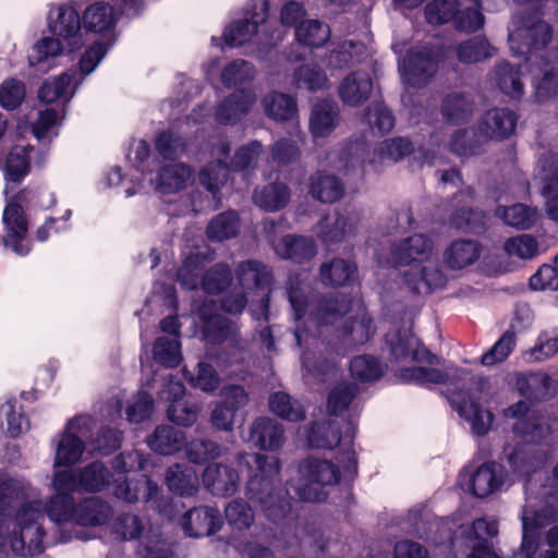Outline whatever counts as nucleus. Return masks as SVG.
<instances>
[{"label":"nucleus","mask_w":558,"mask_h":558,"mask_svg":"<svg viewBox=\"0 0 558 558\" xmlns=\"http://www.w3.org/2000/svg\"><path fill=\"white\" fill-rule=\"evenodd\" d=\"M286 293L295 320L308 315L319 325H329L343 314L355 311L342 327V340L350 347L366 343L375 333L373 319L359 298H348L339 292L310 298L308 287L299 276L289 277Z\"/></svg>","instance_id":"1"},{"label":"nucleus","mask_w":558,"mask_h":558,"mask_svg":"<svg viewBox=\"0 0 558 558\" xmlns=\"http://www.w3.org/2000/svg\"><path fill=\"white\" fill-rule=\"evenodd\" d=\"M28 488L22 480L0 475V555L33 556L41 551L43 505L35 499L20 505Z\"/></svg>","instance_id":"2"},{"label":"nucleus","mask_w":558,"mask_h":558,"mask_svg":"<svg viewBox=\"0 0 558 558\" xmlns=\"http://www.w3.org/2000/svg\"><path fill=\"white\" fill-rule=\"evenodd\" d=\"M509 29L510 49L515 56H526L536 101L543 102L558 94V72L542 50L553 38V27L535 15L513 16Z\"/></svg>","instance_id":"3"},{"label":"nucleus","mask_w":558,"mask_h":558,"mask_svg":"<svg viewBox=\"0 0 558 558\" xmlns=\"http://www.w3.org/2000/svg\"><path fill=\"white\" fill-rule=\"evenodd\" d=\"M435 255V244L430 236L415 233L395 243L391 256L397 265H412L404 272L408 287L415 293L427 294L436 289L444 288L446 276L436 265H422Z\"/></svg>","instance_id":"4"},{"label":"nucleus","mask_w":558,"mask_h":558,"mask_svg":"<svg viewBox=\"0 0 558 558\" xmlns=\"http://www.w3.org/2000/svg\"><path fill=\"white\" fill-rule=\"evenodd\" d=\"M254 458L257 470L246 484V496L260 506L269 521L280 524L291 512L289 493L281 487L280 461L260 453Z\"/></svg>","instance_id":"5"},{"label":"nucleus","mask_w":558,"mask_h":558,"mask_svg":"<svg viewBox=\"0 0 558 558\" xmlns=\"http://www.w3.org/2000/svg\"><path fill=\"white\" fill-rule=\"evenodd\" d=\"M51 447L53 450V494L48 515L57 525L61 526L70 519V422H66L62 432L52 438Z\"/></svg>","instance_id":"6"},{"label":"nucleus","mask_w":558,"mask_h":558,"mask_svg":"<svg viewBox=\"0 0 558 558\" xmlns=\"http://www.w3.org/2000/svg\"><path fill=\"white\" fill-rule=\"evenodd\" d=\"M48 28L52 38L46 37L35 44L29 56V64L38 71L48 72L59 64L61 39L70 36V10L66 5L53 7L48 15Z\"/></svg>","instance_id":"7"},{"label":"nucleus","mask_w":558,"mask_h":558,"mask_svg":"<svg viewBox=\"0 0 558 558\" xmlns=\"http://www.w3.org/2000/svg\"><path fill=\"white\" fill-rule=\"evenodd\" d=\"M356 426L350 421L344 423V432L341 430L336 421L315 423L308 433V444L313 448L333 449L341 447L342 457L340 462L352 473H356L357 459L355 451L352 449L353 438L355 436Z\"/></svg>","instance_id":"8"},{"label":"nucleus","mask_w":558,"mask_h":558,"mask_svg":"<svg viewBox=\"0 0 558 558\" xmlns=\"http://www.w3.org/2000/svg\"><path fill=\"white\" fill-rule=\"evenodd\" d=\"M299 472L306 483L296 489V496L310 502L325 500L327 494L324 487L340 482L339 468L326 459L308 457L300 463Z\"/></svg>","instance_id":"9"},{"label":"nucleus","mask_w":558,"mask_h":558,"mask_svg":"<svg viewBox=\"0 0 558 558\" xmlns=\"http://www.w3.org/2000/svg\"><path fill=\"white\" fill-rule=\"evenodd\" d=\"M203 335L208 343H223L231 352H222L218 355V362L223 365H232L244 360L248 349V340L241 337L235 323L221 315L210 316L205 320Z\"/></svg>","instance_id":"10"},{"label":"nucleus","mask_w":558,"mask_h":558,"mask_svg":"<svg viewBox=\"0 0 558 558\" xmlns=\"http://www.w3.org/2000/svg\"><path fill=\"white\" fill-rule=\"evenodd\" d=\"M522 543L518 551L513 553L512 558H532L541 544L536 541V531L546 525L558 521V509L545 505L542 509L535 510L527 499L522 515Z\"/></svg>","instance_id":"11"},{"label":"nucleus","mask_w":558,"mask_h":558,"mask_svg":"<svg viewBox=\"0 0 558 558\" xmlns=\"http://www.w3.org/2000/svg\"><path fill=\"white\" fill-rule=\"evenodd\" d=\"M438 69V53L426 47L411 48L399 60V71L402 78L412 86L424 85Z\"/></svg>","instance_id":"12"},{"label":"nucleus","mask_w":558,"mask_h":558,"mask_svg":"<svg viewBox=\"0 0 558 558\" xmlns=\"http://www.w3.org/2000/svg\"><path fill=\"white\" fill-rule=\"evenodd\" d=\"M25 128L23 121L19 122L14 138L10 136L5 140L10 144L5 151L0 155V169L8 182H20L29 171V153L33 147L20 136Z\"/></svg>","instance_id":"13"},{"label":"nucleus","mask_w":558,"mask_h":558,"mask_svg":"<svg viewBox=\"0 0 558 558\" xmlns=\"http://www.w3.org/2000/svg\"><path fill=\"white\" fill-rule=\"evenodd\" d=\"M449 402L460 417L470 424L474 435L488 434L494 422V414L489 410L483 409L470 390L452 391Z\"/></svg>","instance_id":"14"},{"label":"nucleus","mask_w":558,"mask_h":558,"mask_svg":"<svg viewBox=\"0 0 558 558\" xmlns=\"http://www.w3.org/2000/svg\"><path fill=\"white\" fill-rule=\"evenodd\" d=\"M474 198L472 187L460 191L452 198V211L448 218V225L464 232L480 233L485 230L486 215L483 210L473 208L470 203Z\"/></svg>","instance_id":"15"},{"label":"nucleus","mask_w":558,"mask_h":558,"mask_svg":"<svg viewBox=\"0 0 558 558\" xmlns=\"http://www.w3.org/2000/svg\"><path fill=\"white\" fill-rule=\"evenodd\" d=\"M534 180L542 184V195L549 219L558 221V155L545 153L535 168Z\"/></svg>","instance_id":"16"},{"label":"nucleus","mask_w":558,"mask_h":558,"mask_svg":"<svg viewBox=\"0 0 558 558\" xmlns=\"http://www.w3.org/2000/svg\"><path fill=\"white\" fill-rule=\"evenodd\" d=\"M4 225L3 244L19 255H26L31 247L27 241L28 223L22 207L9 203L2 216Z\"/></svg>","instance_id":"17"},{"label":"nucleus","mask_w":558,"mask_h":558,"mask_svg":"<svg viewBox=\"0 0 558 558\" xmlns=\"http://www.w3.org/2000/svg\"><path fill=\"white\" fill-rule=\"evenodd\" d=\"M221 396L222 401L213 410L210 420L217 429L230 432L233 429L236 412L247 404L248 396L239 385L225 387Z\"/></svg>","instance_id":"18"},{"label":"nucleus","mask_w":558,"mask_h":558,"mask_svg":"<svg viewBox=\"0 0 558 558\" xmlns=\"http://www.w3.org/2000/svg\"><path fill=\"white\" fill-rule=\"evenodd\" d=\"M518 114L508 108H494L485 112L477 123L478 136L483 140L501 141L515 130Z\"/></svg>","instance_id":"19"},{"label":"nucleus","mask_w":558,"mask_h":558,"mask_svg":"<svg viewBox=\"0 0 558 558\" xmlns=\"http://www.w3.org/2000/svg\"><path fill=\"white\" fill-rule=\"evenodd\" d=\"M222 520L217 508L201 506L190 509L181 519V526L186 536L203 537L215 534L221 529Z\"/></svg>","instance_id":"20"},{"label":"nucleus","mask_w":558,"mask_h":558,"mask_svg":"<svg viewBox=\"0 0 558 558\" xmlns=\"http://www.w3.org/2000/svg\"><path fill=\"white\" fill-rule=\"evenodd\" d=\"M391 356L397 362H432V354L410 330H398L386 336Z\"/></svg>","instance_id":"21"},{"label":"nucleus","mask_w":558,"mask_h":558,"mask_svg":"<svg viewBox=\"0 0 558 558\" xmlns=\"http://www.w3.org/2000/svg\"><path fill=\"white\" fill-rule=\"evenodd\" d=\"M357 223L359 216L356 214L335 211L318 222L317 235L325 244L341 242L354 234Z\"/></svg>","instance_id":"22"},{"label":"nucleus","mask_w":558,"mask_h":558,"mask_svg":"<svg viewBox=\"0 0 558 558\" xmlns=\"http://www.w3.org/2000/svg\"><path fill=\"white\" fill-rule=\"evenodd\" d=\"M193 175L192 169L182 163H170L159 168L155 177L150 175L149 184L157 193L170 194L186 187Z\"/></svg>","instance_id":"23"},{"label":"nucleus","mask_w":558,"mask_h":558,"mask_svg":"<svg viewBox=\"0 0 558 558\" xmlns=\"http://www.w3.org/2000/svg\"><path fill=\"white\" fill-rule=\"evenodd\" d=\"M239 480L235 470L221 463L208 464L203 472L204 486L219 497L233 495L239 487Z\"/></svg>","instance_id":"24"},{"label":"nucleus","mask_w":558,"mask_h":558,"mask_svg":"<svg viewBox=\"0 0 558 558\" xmlns=\"http://www.w3.org/2000/svg\"><path fill=\"white\" fill-rule=\"evenodd\" d=\"M248 441L260 450L276 451L284 442V429L272 418L258 417L250 427Z\"/></svg>","instance_id":"25"},{"label":"nucleus","mask_w":558,"mask_h":558,"mask_svg":"<svg viewBox=\"0 0 558 558\" xmlns=\"http://www.w3.org/2000/svg\"><path fill=\"white\" fill-rule=\"evenodd\" d=\"M474 111L475 102L469 93L452 90L441 100L440 113L450 124L460 125L469 122Z\"/></svg>","instance_id":"26"},{"label":"nucleus","mask_w":558,"mask_h":558,"mask_svg":"<svg viewBox=\"0 0 558 558\" xmlns=\"http://www.w3.org/2000/svg\"><path fill=\"white\" fill-rule=\"evenodd\" d=\"M521 396L534 401L553 398L558 391V381L546 373H525L517 378Z\"/></svg>","instance_id":"27"},{"label":"nucleus","mask_w":558,"mask_h":558,"mask_svg":"<svg viewBox=\"0 0 558 558\" xmlns=\"http://www.w3.org/2000/svg\"><path fill=\"white\" fill-rule=\"evenodd\" d=\"M256 101L251 89H238L227 97L216 109V120L223 124H232L248 113Z\"/></svg>","instance_id":"28"},{"label":"nucleus","mask_w":558,"mask_h":558,"mask_svg":"<svg viewBox=\"0 0 558 558\" xmlns=\"http://www.w3.org/2000/svg\"><path fill=\"white\" fill-rule=\"evenodd\" d=\"M506 477L505 470L496 462H485L480 465L470 481L473 495L484 498L499 490Z\"/></svg>","instance_id":"29"},{"label":"nucleus","mask_w":558,"mask_h":558,"mask_svg":"<svg viewBox=\"0 0 558 558\" xmlns=\"http://www.w3.org/2000/svg\"><path fill=\"white\" fill-rule=\"evenodd\" d=\"M373 82L366 72L356 71L348 74L339 86V97L350 107L363 105L371 96Z\"/></svg>","instance_id":"30"},{"label":"nucleus","mask_w":558,"mask_h":558,"mask_svg":"<svg viewBox=\"0 0 558 558\" xmlns=\"http://www.w3.org/2000/svg\"><path fill=\"white\" fill-rule=\"evenodd\" d=\"M340 120L338 105L331 100H320L313 106L310 131L314 138L326 137L337 128Z\"/></svg>","instance_id":"31"},{"label":"nucleus","mask_w":558,"mask_h":558,"mask_svg":"<svg viewBox=\"0 0 558 558\" xmlns=\"http://www.w3.org/2000/svg\"><path fill=\"white\" fill-rule=\"evenodd\" d=\"M275 252L284 259L295 263L310 260L317 253L315 242L311 238L288 234L274 244Z\"/></svg>","instance_id":"32"},{"label":"nucleus","mask_w":558,"mask_h":558,"mask_svg":"<svg viewBox=\"0 0 558 558\" xmlns=\"http://www.w3.org/2000/svg\"><path fill=\"white\" fill-rule=\"evenodd\" d=\"M111 514V507L97 497L86 498L78 505L72 504V521L80 525H101Z\"/></svg>","instance_id":"33"},{"label":"nucleus","mask_w":558,"mask_h":558,"mask_svg":"<svg viewBox=\"0 0 558 558\" xmlns=\"http://www.w3.org/2000/svg\"><path fill=\"white\" fill-rule=\"evenodd\" d=\"M357 274L356 265L343 258H332L322 264L319 278L325 286L342 287L351 283Z\"/></svg>","instance_id":"34"},{"label":"nucleus","mask_w":558,"mask_h":558,"mask_svg":"<svg viewBox=\"0 0 558 558\" xmlns=\"http://www.w3.org/2000/svg\"><path fill=\"white\" fill-rule=\"evenodd\" d=\"M310 194L322 203H336L344 194V185L333 174L318 171L311 177Z\"/></svg>","instance_id":"35"},{"label":"nucleus","mask_w":558,"mask_h":558,"mask_svg":"<svg viewBox=\"0 0 558 558\" xmlns=\"http://www.w3.org/2000/svg\"><path fill=\"white\" fill-rule=\"evenodd\" d=\"M495 216L507 226L518 230H529L537 222L539 213L535 207L518 203L511 206H498L495 209Z\"/></svg>","instance_id":"36"},{"label":"nucleus","mask_w":558,"mask_h":558,"mask_svg":"<svg viewBox=\"0 0 558 558\" xmlns=\"http://www.w3.org/2000/svg\"><path fill=\"white\" fill-rule=\"evenodd\" d=\"M147 442L155 452L163 456L174 454L183 448L185 435L171 425H160L155 428Z\"/></svg>","instance_id":"37"},{"label":"nucleus","mask_w":558,"mask_h":558,"mask_svg":"<svg viewBox=\"0 0 558 558\" xmlns=\"http://www.w3.org/2000/svg\"><path fill=\"white\" fill-rule=\"evenodd\" d=\"M166 483L168 488L180 496H192L198 489L196 471L186 464H174L167 470Z\"/></svg>","instance_id":"38"},{"label":"nucleus","mask_w":558,"mask_h":558,"mask_svg":"<svg viewBox=\"0 0 558 558\" xmlns=\"http://www.w3.org/2000/svg\"><path fill=\"white\" fill-rule=\"evenodd\" d=\"M413 151L412 143L404 137H396L384 141L374 153V158L369 161L375 171L381 167L397 162Z\"/></svg>","instance_id":"39"},{"label":"nucleus","mask_w":558,"mask_h":558,"mask_svg":"<svg viewBox=\"0 0 558 558\" xmlns=\"http://www.w3.org/2000/svg\"><path fill=\"white\" fill-rule=\"evenodd\" d=\"M117 22V14L112 5L106 2H96L89 5L82 15L83 26L94 33H106Z\"/></svg>","instance_id":"40"},{"label":"nucleus","mask_w":558,"mask_h":558,"mask_svg":"<svg viewBox=\"0 0 558 558\" xmlns=\"http://www.w3.org/2000/svg\"><path fill=\"white\" fill-rule=\"evenodd\" d=\"M481 247L476 241L459 240L444 253V262L451 269H462L477 260Z\"/></svg>","instance_id":"41"},{"label":"nucleus","mask_w":558,"mask_h":558,"mask_svg":"<svg viewBox=\"0 0 558 558\" xmlns=\"http://www.w3.org/2000/svg\"><path fill=\"white\" fill-rule=\"evenodd\" d=\"M110 471L100 462H94L75 473L72 470V490L77 486L88 492H99L110 482Z\"/></svg>","instance_id":"42"},{"label":"nucleus","mask_w":558,"mask_h":558,"mask_svg":"<svg viewBox=\"0 0 558 558\" xmlns=\"http://www.w3.org/2000/svg\"><path fill=\"white\" fill-rule=\"evenodd\" d=\"M291 193L287 184L281 182L270 183L255 190L253 201L256 206L266 211H277L286 207L290 201Z\"/></svg>","instance_id":"43"},{"label":"nucleus","mask_w":558,"mask_h":558,"mask_svg":"<svg viewBox=\"0 0 558 558\" xmlns=\"http://www.w3.org/2000/svg\"><path fill=\"white\" fill-rule=\"evenodd\" d=\"M265 113L276 121H290L298 114V105L292 96L271 92L262 100Z\"/></svg>","instance_id":"44"},{"label":"nucleus","mask_w":558,"mask_h":558,"mask_svg":"<svg viewBox=\"0 0 558 558\" xmlns=\"http://www.w3.org/2000/svg\"><path fill=\"white\" fill-rule=\"evenodd\" d=\"M70 90V75L63 72L44 81L38 89V99L41 102L64 106L68 102Z\"/></svg>","instance_id":"45"},{"label":"nucleus","mask_w":558,"mask_h":558,"mask_svg":"<svg viewBox=\"0 0 558 558\" xmlns=\"http://www.w3.org/2000/svg\"><path fill=\"white\" fill-rule=\"evenodd\" d=\"M494 80L498 88L513 99H520L524 94V85L521 81L519 69L513 68L507 61L498 63L494 71Z\"/></svg>","instance_id":"46"},{"label":"nucleus","mask_w":558,"mask_h":558,"mask_svg":"<svg viewBox=\"0 0 558 558\" xmlns=\"http://www.w3.org/2000/svg\"><path fill=\"white\" fill-rule=\"evenodd\" d=\"M330 35V27L318 20L305 21L295 28L296 40L311 48L323 47L329 40Z\"/></svg>","instance_id":"47"},{"label":"nucleus","mask_w":558,"mask_h":558,"mask_svg":"<svg viewBox=\"0 0 558 558\" xmlns=\"http://www.w3.org/2000/svg\"><path fill=\"white\" fill-rule=\"evenodd\" d=\"M236 279L246 289L264 288L270 280V272L264 264L246 260L236 268Z\"/></svg>","instance_id":"48"},{"label":"nucleus","mask_w":558,"mask_h":558,"mask_svg":"<svg viewBox=\"0 0 558 558\" xmlns=\"http://www.w3.org/2000/svg\"><path fill=\"white\" fill-rule=\"evenodd\" d=\"M229 172L227 162L221 158L210 162L199 172L201 184L211 193L215 201L219 202L218 193L227 182Z\"/></svg>","instance_id":"49"},{"label":"nucleus","mask_w":558,"mask_h":558,"mask_svg":"<svg viewBox=\"0 0 558 558\" xmlns=\"http://www.w3.org/2000/svg\"><path fill=\"white\" fill-rule=\"evenodd\" d=\"M239 231V217L233 210L217 215L207 226L206 234L213 241H225L236 235Z\"/></svg>","instance_id":"50"},{"label":"nucleus","mask_w":558,"mask_h":558,"mask_svg":"<svg viewBox=\"0 0 558 558\" xmlns=\"http://www.w3.org/2000/svg\"><path fill=\"white\" fill-rule=\"evenodd\" d=\"M505 456L512 471L519 475H529L542 463V460L531 454L529 446L506 447Z\"/></svg>","instance_id":"51"},{"label":"nucleus","mask_w":558,"mask_h":558,"mask_svg":"<svg viewBox=\"0 0 558 558\" xmlns=\"http://www.w3.org/2000/svg\"><path fill=\"white\" fill-rule=\"evenodd\" d=\"M269 408L274 414L290 422H300L305 417L303 405L286 392L272 393L269 397Z\"/></svg>","instance_id":"52"},{"label":"nucleus","mask_w":558,"mask_h":558,"mask_svg":"<svg viewBox=\"0 0 558 558\" xmlns=\"http://www.w3.org/2000/svg\"><path fill=\"white\" fill-rule=\"evenodd\" d=\"M184 445L187 459L195 464H204L220 458L226 451L216 441L205 438L193 439Z\"/></svg>","instance_id":"53"},{"label":"nucleus","mask_w":558,"mask_h":558,"mask_svg":"<svg viewBox=\"0 0 558 558\" xmlns=\"http://www.w3.org/2000/svg\"><path fill=\"white\" fill-rule=\"evenodd\" d=\"M400 378L404 383L428 386L447 383L450 374L434 367L412 366L401 369Z\"/></svg>","instance_id":"54"},{"label":"nucleus","mask_w":558,"mask_h":558,"mask_svg":"<svg viewBox=\"0 0 558 558\" xmlns=\"http://www.w3.org/2000/svg\"><path fill=\"white\" fill-rule=\"evenodd\" d=\"M291 85L315 92L325 88L328 85V78L318 65L303 64L294 71Z\"/></svg>","instance_id":"55"},{"label":"nucleus","mask_w":558,"mask_h":558,"mask_svg":"<svg viewBox=\"0 0 558 558\" xmlns=\"http://www.w3.org/2000/svg\"><path fill=\"white\" fill-rule=\"evenodd\" d=\"M107 51L108 45L102 41H96L85 50L78 62L80 81H76L75 75L72 73V97L74 96L76 87L87 75L95 71Z\"/></svg>","instance_id":"56"},{"label":"nucleus","mask_w":558,"mask_h":558,"mask_svg":"<svg viewBox=\"0 0 558 558\" xmlns=\"http://www.w3.org/2000/svg\"><path fill=\"white\" fill-rule=\"evenodd\" d=\"M154 360L166 366L177 367L182 361L180 339L159 337L153 348Z\"/></svg>","instance_id":"57"},{"label":"nucleus","mask_w":558,"mask_h":558,"mask_svg":"<svg viewBox=\"0 0 558 558\" xmlns=\"http://www.w3.org/2000/svg\"><path fill=\"white\" fill-rule=\"evenodd\" d=\"M228 524L238 531L248 530L254 521L255 513L252 507L243 499H233L225 508Z\"/></svg>","instance_id":"58"},{"label":"nucleus","mask_w":558,"mask_h":558,"mask_svg":"<svg viewBox=\"0 0 558 558\" xmlns=\"http://www.w3.org/2000/svg\"><path fill=\"white\" fill-rule=\"evenodd\" d=\"M494 54V48L485 37L475 36L461 43L457 48V57L461 62L475 63Z\"/></svg>","instance_id":"59"},{"label":"nucleus","mask_w":558,"mask_h":558,"mask_svg":"<svg viewBox=\"0 0 558 558\" xmlns=\"http://www.w3.org/2000/svg\"><path fill=\"white\" fill-rule=\"evenodd\" d=\"M384 371L380 361L371 355L355 356L350 363L352 377L363 383L378 380Z\"/></svg>","instance_id":"60"},{"label":"nucleus","mask_w":558,"mask_h":558,"mask_svg":"<svg viewBox=\"0 0 558 558\" xmlns=\"http://www.w3.org/2000/svg\"><path fill=\"white\" fill-rule=\"evenodd\" d=\"M204 258L199 254L190 255L178 270V281L187 290L202 288Z\"/></svg>","instance_id":"61"},{"label":"nucleus","mask_w":558,"mask_h":558,"mask_svg":"<svg viewBox=\"0 0 558 558\" xmlns=\"http://www.w3.org/2000/svg\"><path fill=\"white\" fill-rule=\"evenodd\" d=\"M258 37V21L241 20L232 23L223 33L225 41L230 47L242 46Z\"/></svg>","instance_id":"62"},{"label":"nucleus","mask_w":558,"mask_h":558,"mask_svg":"<svg viewBox=\"0 0 558 558\" xmlns=\"http://www.w3.org/2000/svg\"><path fill=\"white\" fill-rule=\"evenodd\" d=\"M231 280L232 272L229 265L219 263L203 276L202 289L208 294H219L230 286Z\"/></svg>","instance_id":"63"},{"label":"nucleus","mask_w":558,"mask_h":558,"mask_svg":"<svg viewBox=\"0 0 558 558\" xmlns=\"http://www.w3.org/2000/svg\"><path fill=\"white\" fill-rule=\"evenodd\" d=\"M155 148L163 159L175 160L184 154L186 144L178 133L168 130L156 137Z\"/></svg>","instance_id":"64"}]
</instances>
